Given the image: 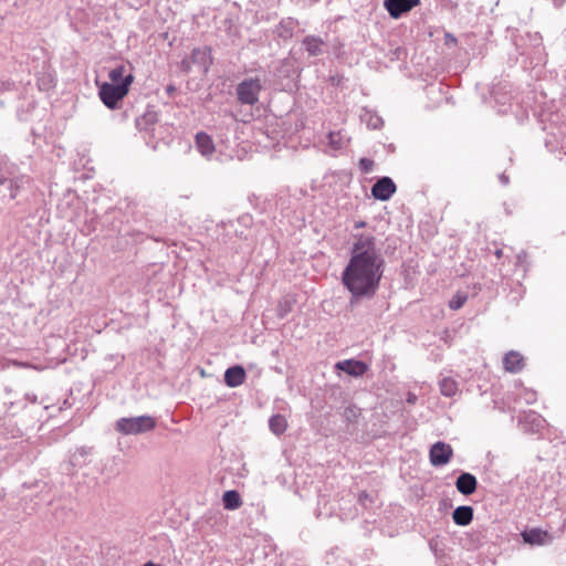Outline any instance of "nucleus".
I'll return each mask as SVG.
<instances>
[{"instance_id": "f257e3e1", "label": "nucleus", "mask_w": 566, "mask_h": 566, "mask_svg": "<svg viewBox=\"0 0 566 566\" xmlns=\"http://www.w3.org/2000/svg\"><path fill=\"white\" fill-rule=\"evenodd\" d=\"M385 271V259L370 234L354 237L350 256L342 272V283L350 293V304L361 298H373Z\"/></svg>"}, {"instance_id": "f03ea898", "label": "nucleus", "mask_w": 566, "mask_h": 566, "mask_svg": "<svg viewBox=\"0 0 566 566\" xmlns=\"http://www.w3.org/2000/svg\"><path fill=\"white\" fill-rule=\"evenodd\" d=\"M134 75L128 74L125 82L120 84H108L104 82L98 85V96L103 104L109 109L118 108V103L128 94Z\"/></svg>"}, {"instance_id": "7ed1b4c3", "label": "nucleus", "mask_w": 566, "mask_h": 566, "mask_svg": "<svg viewBox=\"0 0 566 566\" xmlns=\"http://www.w3.org/2000/svg\"><path fill=\"white\" fill-rule=\"evenodd\" d=\"M29 182L30 177L20 174L14 165H6L0 168V186L9 192L10 199H15L19 190Z\"/></svg>"}, {"instance_id": "20e7f679", "label": "nucleus", "mask_w": 566, "mask_h": 566, "mask_svg": "<svg viewBox=\"0 0 566 566\" xmlns=\"http://www.w3.org/2000/svg\"><path fill=\"white\" fill-rule=\"evenodd\" d=\"M156 427V420L147 415L129 418H119L115 423L117 432L129 436L151 431Z\"/></svg>"}, {"instance_id": "39448f33", "label": "nucleus", "mask_w": 566, "mask_h": 566, "mask_svg": "<svg viewBox=\"0 0 566 566\" xmlns=\"http://www.w3.org/2000/svg\"><path fill=\"white\" fill-rule=\"evenodd\" d=\"M262 91L260 78H245L237 85V97L241 104L255 105Z\"/></svg>"}, {"instance_id": "423d86ee", "label": "nucleus", "mask_w": 566, "mask_h": 566, "mask_svg": "<svg viewBox=\"0 0 566 566\" xmlns=\"http://www.w3.org/2000/svg\"><path fill=\"white\" fill-rule=\"evenodd\" d=\"M453 455V449L450 444L438 441L433 443L429 451L430 463L433 467H442L449 463Z\"/></svg>"}, {"instance_id": "0eeeda50", "label": "nucleus", "mask_w": 566, "mask_h": 566, "mask_svg": "<svg viewBox=\"0 0 566 566\" xmlns=\"http://www.w3.org/2000/svg\"><path fill=\"white\" fill-rule=\"evenodd\" d=\"M397 187L390 177L379 178L371 187V196L380 201L389 200L396 192Z\"/></svg>"}, {"instance_id": "6e6552de", "label": "nucleus", "mask_w": 566, "mask_h": 566, "mask_svg": "<svg viewBox=\"0 0 566 566\" xmlns=\"http://www.w3.org/2000/svg\"><path fill=\"white\" fill-rule=\"evenodd\" d=\"M419 3L420 0H385L384 7L391 18L399 19L403 13L409 12Z\"/></svg>"}, {"instance_id": "1a4fd4ad", "label": "nucleus", "mask_w": 566, "mask_h": 566, "mask_svg": "<svg viewBox=\"0 0 566 566\" xmlns=\"http://www.w3.org/2000/svg\"><path fill=\"white\" fill-rule=\"evenodd\" d=\"M211 50L208 46L195 48L190 54V61L184 60L182 66L186 71L189 70L190 64H197L207 71L211 64Z\"/></svg>"}, {"instance_id": "9d476101", "label": "nucleus", "mask_w": 566, "mask_h": 566, "mask_svg": "<svg viewBox=\"0 0 566 566\" xmlns=\"http://www.w3.org/2000/svg\"><path fill=\"white\" fill-rule=\"evenodd\" d=\"M525 543L531 545H546L552 542V536L548 532L541 528H531L522 533Z\"/></svg>"}, {"instance_id": "9b49d317", "label": "nucleus", "mask_w": 566, "mask_h": 566, "mask_svg": "<svg viewBox=\"0 0 566 566\" xmlns=\"http://www.w3.org/2000/svg\"><path fill=\"white\" fill-rule=\"evenodd\" d=\"M247 378L245 370L242 366L235 365L228 368L224 373V382L230 388L241 386Z\"/></svg>"}, {"instance_id": "f8f14e48", "label": "nucleus", "mask_w": 566, "mask_h": 566, "mask_svg": "<svg viewBox=\"0 0 566 566\" xmlns=\"http://www.w3.org/2000/svg\"><path fill=\"white\" fill-rule=\"evenodd\" d=\"M336 367L339 370L355 377L363 376L368 369L367 365L364 361L355 359H346L343 361H338L336 364Z\"/></svg>"}, {"instance_id": "ddd939ff", "label": "nucleus", "mask_w": 566, "mask_h": 566, "mask_svg": "<svg viewBox=\"0 0 566 566\" xmlns=\"http://www.w3.org/2000/svg\"><path fill=\"white\" fill-rule=\"evenodd\" d=\"M478 485L476 478L471 473H461L455 482L457 490L463 495H471Z\"/></svg>"}, {"instance_id": "4468645a", "label": "nucleus", "mask_w": 566, "mask_h": 566, "mask_svg": "<svg viewBox=\"0 0 566 566\" xmlns=\"http://www.w3.org/2000/svg\"><path fill=\"white\" fill-rule=\"evenodd\" d=\"M503 365L506 371L517 374L524 368V358L518 352L511 350L505 354Z\"/></svg>"}, {"instance_id": "2eb2a0df", "label": "nucleus", "mask_w": 566, "mask_h": 566, "mask_svg": "<svg viewBox=\"0 0 566 566\" xmlns=\"http://www.w3.org/2000/svg\"><path fill=\"white\" fill-rule=\"evenodd\" d=\"M195 142L197 149L202 156L210 157L214 153V143L207 133L199 132L196 135Z\"/></svg>"}, {"instance_id": "dca6fc26", "label": "nucleus", "mask_w": 566, "mask_h": 566, "mask_svg": "<svg viewBox=\"0 0 566 566\" xmlns=\"http://www.w3.org/2000/svg\"><path fill=\"white\" fill-rule=\"evenodd\" d=\"M128 74H133V67L129 63L117 64L108 72L111 81L108 84H120V82H125Z\"/></svg>"}, {"instance_id": "f3484780", "label": "nucleus", "mask_w": 566, "mask_h": 566, "mask_svg": "<svg viewBox=\"0 0 566 566\" xmlns=\"http://www.w3.org/2000/svg\"><path fill=\"white\" fill-rule=\"evenodd\" d=\"M302 44L308 56H318L323 53L324 41L314 35H307L303 39Z\"/></svg>"}, {"instance_id": "a211bd4d", "label": "nucleus", "mask_w": 566, "mask_h": 566, "mask_svg": "<svg viewBox=\"0 0 566 566\" xmlns=\"http://www.w3.org/2000/svg\"><path fill=\"white\" fill-rule=\"evenodd\" d=\"M453 522L460 526H467L473 518V509L468 505L458 506L452 513Z\"/></svg>"}, {"instance_id": "6ab92c4d", "label": "nucleus", "mask_w": 566, "mask_h": 566, "mask_svg": "<svg viewBox=\"0 0 566 566\" xmlns=\"http://www.w3.org/2000/svg\"><path fill=\"white\" fill-rule=\"evenodd\" d=\"M158 122V114L153 109L146 111L143 116L136 118V127L138 130L148 132Z\"/></svg>"}, {"instance_id": "aec40b11", "label": "nucleus", "mask_w": 566, "mask_h": 566, "mask_svg": "<svg viewBox=\"0 0 566 566\" xmlns=\"http://www.w3.org/2000/svg\"><path fill=\"white\" fill-rule=\"evenodd\" d=\"M439 388L442 396L453 397L459 391V384L454 378L450 376H443L439 380Z\"/></svg>"}, {"instance_id": "412c9836", "label": "nucleus", "mask_w": 566, "mask_h": 566, "mask_svg": "<svg viewBox=\"0 0 566 566\" xmlns=\"http://www.w3.org/2000/svg\"><path fill=\"white\" fill-rule=\"evenodd\" d=\"M223 506L227 510H237L242 505V500L238 491H226L222 496Z\"/></svg>"}, {"instance_id": "4be33fe9", "label": "nucleus", "mask_w": 566, "mask_h": 566, "mask_svg": "<svg viewBox=\"0 0 566 566\" xmlns=\"http://www.w3.org/2000/svg\"><path fill=\"white\" fill-rule=\"evenodd\" d=\"M269 427L274 434L280 436L285 432L287 421L283 415H273L269 420Z\"/></svg>"}, {"instance_id": "5701e85b", "label": "nucleus", "mask_w": 566, "mask_h": 566, "mask_svg": "<svg viewBox=\"0 0 566 566\" xmlns=\"http://www.w3.org/2000/svg\"><path fill=\"white\" fill-rule=\"evenodd\" d=\"M295 300L290 295L282 297L276 306V316L284 318L289 313L293 311Z\"/></svg>"}, {"instance_id": "b1692460", "label": "nucleus", "mask_w": 566, "mask_h": 566, "mask_svg": "<svg viewBox=\"0 0 566 566\" xmlns=\"http://www.w3.org/2000/svg\"><path fill=\"white\" fill-rule=\"evenodd\" d=\"M294 21L292 19L283 20L276 28L277 36L282 39H291L294 30Z\"/></svg>"}, {"instance_id": "393cba45", "label": "nucleus", "mask_w": 566, "mask_h": 566, "mask_svg": "<svg viewBox=\"0 0 566 566\" xmlns=\"http://www.w3.org/2000/svg\"><path fill=\"white\" fill-rule=\"evenodd\" d=\"M327 138L328 145L335 150L344 148L347 144V139L345 138L344 134L340 130L331 132Z\"/></svg>"}, {"instance_id": "a878e982", "label": "nucleus", "mask_w": 566, "mask_h": 566, "mask_svg": "<svg viewBox=\"0 0 566 566\" xmlns=\"http://www.w3.org/2000/svg\"><path fill=\"white\" fill-rule=\"evenodd\" d=\"M467 298H468V296L465 294L454 295L449 302L450 308H452V310L461 308L464 305V303L467 302Z\"/></svg>"}, {"instance_id": "bb28decb", "label": "nucleus", "mask_w": 566, "mask_h": 566, "mask_svg": "<svg viewBox=\"0 0 566 566\" xmlns=\"http://www.w3.org/2000/svg\"><path fill=\"white\" fill-rule=\"evenodd\" d=\"M53 82V77L50 74L38 78V85L40 90H49L54 85Z\"/></svg>"}, {"instance_id": "cd10ccee", "label": "nucleus", "mask_w": 566, "mask_h": 566, "mask_svg": "<svg viewBox=\"0 0 566 566\" xmlns=\"http://www.w3.org/2000/svg\"><path fill=\"white\" fill-rule=\"evenodd\" d=\"M357 501L365 509L369 507V505L374 502V500L370 496V494L368 492H366V491H361L358 494V500Z\"/></svg>"}, {"instance_id": "c85d7f7f", "label": "nucleus", "mask_w": 566, "mask_h": 566, "mask_svg": "<svg viewBox=\"0 0 566 566\" xmlns=\"http://www.w3.org/2000/svg\"><path fill=\"white\" fill-rule=\"evenodd\" d=\"M359 168L361 170V172L364 174H368L373 170L374 168V161L369 158H360L359 159Z\"/></svg>"}, {"instance_id": "c756f323", "label": "nucleus", "mask_w": 566, "mask_h": 566, "mask_svg": "<svg viewBox=\"0 0 566 566\" xmlns=\"http://www.w3.org/2000/svg\"><path fill=\"white\" fill-rule=\"evenodd\" d=\"M15 87V84L13 81L7 80L0 82V92H8L12 91Z\"/></svg>"}, {"instance_id": "7c9ffc66", "label": "nucleus", "mask_w": 566, "mask_h": 566, "mask_svg": "<svg viewBox=\"0 0 566 566\" xmlns=\"http://www.w3.org/2000/svg\"><path fill=\"white\" fill-rule=\"evenodd\" d=\"M381 118L380 117H375L374 119H371L368 125L371 126L373 128H378L380 125H381Z\"/></svg>"}, {"instance_id": "2f4dec72", "label": "nucleus", "mask_w": 566, "mask_h": 566, "mask_svg": "<svg viewBox=\"0 0 566 566\" xmlns=\"http://www.w3.org/2000/svg\"><path fill=\"white\" fill-rule=\"evenodd\" d=\"M499 179L503 186H507L510 182L509 177L505 174L500 175Z\"/></svg>"}, {"instance_id": "473e14b6", "label": "nucleus", "mask_w": 566, "mask_h": 566, "mask_svg": "<svg viewBox=\"0 0 566 566\" xmlns=\"http://www.w3.org/2000/svg\"><path fill=\"white\" fill-rule=\"evenodd\" d=\"M535 396H536V395H535V392H533V391H532V392H527L526 401H527L528 403H532V402H533V401H535V399H536V397H535Z\"/></svg>"}, {"instance_id": "72a5a7b5", "label": "nucleus", "mask_w": 566, "mask_h": 566, "mask_svg": "<svg viewBox=\"0 0 566 566\" xmlns=\"http://www.w3.org/2000/svg\"><path fill=\"white\" fill-rule=\"evenodd\" d=\"M416 400H417V396H416V395H413V394H409V395H408L407 401H408L409 403H415V402H416Z\"/></svg>"}, {"instance_id": "f704fd0d", "label": "nucleus", "mask_w": 566, "mask_h": 566, "mask_svg": "<svg viewBox=\"0 0 566 566\" xmlns=\"http://www.w3.org/2000/svg\"><path fill=\"white\" fill-rule=\"evenodd\" d=\"M556 8L562 7L566 0H552Z\"/></svg>"}, {"instance_id": "c9c22d12", "label": "nucleus", "mask_w": 566, "mask_h": 566, "mask_svg": "<svg viewBox=\"0 0 566 566\" xmlns=\"http://www.w3.org/2000/svg\"><path fill=\"white\" fill-rule=\"evenodd\" d=\"M166 91H167V93H168L169 95H171V94H172V92H175V86H172V85H168V86H167V88H166Z\"/></svg>"}, {"instance_id": "e433bc0d", "label": "nucleus", "mask_w": 566, "mask_h": 566, "mask_svg": "<svg viewBox=\"0 0 566 566\" xmlns=\"http://www.w3.org/2000/svg\"><path fill=\"white\" fill-rule=\"evenodd\" d=\"M25 397H27V399H28V400H30L31 402H35V401H36V396H34V395H33L32 397H31L30 395H27Z\"/></svg>"}, {"instance_id": "4c0bfd02", "label": "nucleus", "mask_w": 566, "mask_h": 566, "mask_svg": "<svg viewBox=\"0 0 566 566\" xmlns=\"http://www.w3.org/2000/svg\"><path fill=\"white\" fill-rule=\"evenodd\" d=\"M355 227L363 228V227H365V222L364 221L356 222Z\"/></svg>"}, {"instance_id": "58836bf2", "label": "nucleus", "mask_w": 566, "mask_h": 566, "mask_svg": "<svg viewBox=\"0 0 566 566\" xmlns=\"http://www.w3.org/2000/svg\"><path fill=\"white\" fill-rule=\"evenodd\" d=\"M501 253H502V252H501V250H497V251H496V255H497V256H500V255H501Z\"/></svg>"}]
</instances>
